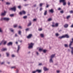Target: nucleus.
Returning a JSON list of instances; mask_svg holds the SVG:
<instances>
[{"instance_id": "49530a36", "label": "nucleus", "mask_w": 73, "mask_h": 73, "mask_svg": "<svg viewBox=\"0 0 73 73\" xmlns=\"http://www.w3.org/2000/svg\"><path fill=\"white\" fill-rule=\"evenodd\" d=\"M38 30L39 31H42V29L40 28V29H39Z\"/></svg>"}, {"instance_id": "39448f33", "label": "nucleus", "mask_w": 73, "mask_h": 73, "mask_svg": "<svg viewBox=\"0 0 73 73\" xmlns=\"http://www.w3.org/2000/svg\"><path fill=\"white\" fill-rule=\"evenodd\" d=\"M9 18L6 17L4 18V20H5V21H9Z\"/></svg>"}, {"instance_id": "338daca9", "label": "nucleus", "mask_w": 73, "mask_h": 73, "mask_svg": "<svg viewBox=\"0 0 73 73\" xmlns=\"http://www.w3.org/2000/svg\"><path fill=\"white\" fill-rule=\"evenodd\" d=\"M36 54H37V55H38V52H36Z\"/></svg>"}, {"instance_id": "b1692460", "label": "nucleus", "mask_w": 73, "mask_h": 73, "mask_svg": "<svg viewBox=\"0 0 73 73\" xmlns=\"http://www.w3.org/2000/svg\"><path fill=\"white\" fill-rule=\"evenodd\" d=\"M52 24L53 25H52V27H55L56 26H55V23H53Z\"/></svg>"}, {"instance_id": "bf43d9fd", "label": "nucleus", "mask_w": 73, "mask_h": 73, "mask_svg": "<svg viewBox=\"0 0 73 73\" xmlns=\"http://www.w3.org/2000/svg\"><path fill=\"white\" fill-rule=\"evenodd\" d=\"M70 27H71V28H73V24H72L71 25Z\"/></svg>"}, {"instance_id": "412c9836", "label": "nucleus", "mask_w": 73, "mask_h": 73, "mask_svg": "<svg viewBox=\"0 0 73 73\" xmlns=\"http://www.w3.org/2000/svg\"><path fill=\"white\" fill-rule=\"evenodd\" d=\"M55 56V54L52 55L51 56V58H53Z\"/></svg>"}, {"instance_id": "79ce46f5", "label": "nucleus", "mask_w": 73, "mask_h": 73, "mask_svg": "<svg viewBox=\"0 0 73 73\" xmlns=\"http://www.w3.org/2000/svg\"><path fill=\"white\" fill-rule=\"evenodd\" d=\"M21 6L20 5L18 6V8L19 9H21Z\"/></svg>"}, {"instance_id": "f03ea898", "label": "nucleus", "mask_w": 73, "mask_h": 73, "mask_svg": "<svg viewBox=\"0 0 73 73\" xmlns=\"http://www.w3.org/2000/svg\"><path fill=\"white\" fill-rule=\"evenodd\" d=\"M34 44L32 43H31L30 44H29L28 45H29V46H28V48L29 49H30V48H32Z\"/></svg>"}, {"instance_id": "4468645a", "label": "nucleus", "mask_w": 73, "mask_h": 73, "mask_svg": "<svg viewBox=\"0 0 73 73\" xmlns=\"http://www.w3.org/2000/svg\"><path fill=\"white\" fill-rule=\"evenodd\" d=\"M32 25V23L31 21H30L29 23L28 24L27 26L28 27H29V26H31V25Z\"/></svg>"}, {"instance_id": "e433bc0d", "label": "nucleus", "mask_w": 73, "mask_h": 73, "mask_svg": "<svg viewBox=\"0 0 73 73\" xmlns=\"http://www.w3.org/2000/svg\"><path fill=\"white\" fill-rule=\"evenodd\" d=\"M64 46L66 47H68V44H65Z\"/></svg>"}, {"instance_id": "c03bdc74", "label": "nucleus", "mask_w": 73, "mask_h": 73, "mask_svg": "<svg viewBox=\"0 0 73 73\" xmlns=\"http://www.w3.org/2000/svg\"><path fill=\"white\" fill-rule=\"evenodd\" d=\"M43 5V3H40V7H42V5Z\"/></svg>"}, {"instance_id": "6ab92c4d", "label": "nucleus", "mask_w": 73, "mask_h": 73, "mask_svg": "<svg viewBox=\"0 0 73 73\" xmlns=\"http://www.w3.org/2000/svg\"><path fill=\"white\" fill-rule=\"evenodd\" d=\"M65 0H60L59 1V2L60 3H64V2H65Z\"/></svg>"}, {"instance_id": "5701e85b", "label": "nucleus", "mask_w": 73, "mask_h": 73, "mask_svg": "<svg viewBox=\"0 0 73 73\" xmlns=\"http://www.w3.org/2000/svg\"><path fill=\"white\" fill-rule=\"evenodd\" d=\"M36 71V72H38V73H40L41 72V70H37Z\"/></svg>"}, {"instance_id": "680f3d73", "label": "nucleus", "mask_w": 73, "mask_h": 73, "mask_svg": "<svg viewBox=\"0 0 73 73\" xmlns=\"http://www.w3.org/2000/svg\"><path fill=\"white\" fill-rule=\"evenodd\" d=\"M1 20H4V18H2L1 19Z\"/></svg>"}, {"instance_id": "de8ad7c7", "label": "nucleus", "mask_w": 73, "mask_h": 73, "mask_svg": "<svg viewBox=\"0 0 73 73\" xmlns=\"http://www.w3.org/2000/svg\"><path fill=\"white\" fill-rule=\"evenodd\" d=\"M59 35L58 33H56V36H58Z\"/></svg>"}, {"instance_id": "4c0bfd02", "label": "nucleus", "mask_w": 73, "mask_h": 73, "mask_svg": "<svg viewBox=\"0 0 73 73\" xmlns=\"http://www.w3.org/2000/svg\"><path fill=\"white\" fill-rule=\"evenodd\" d=\"M43 52L44 53H46V50H43Z\"/></svg>"}, {"instance_id": "0e129e2a", "label": "nucleus", "mask_w": 73, "mask_h": 73, "mask_svg": "<svg viewBox=\"0 0 73 73\" xmlns=\"http://www.w3.org/2000/svg\"><path fill=\"white\" fill-rule=\"evenodd\" d=\"M3 43V41L2 42H1V43H0V45H1V44H2Z\"/></svg>"}, {"instance_id": "cd10ccee", "label": "nucleus", "mask_w": 73, "mask_h": 73, "mask_svg": "<svg viewBox=\"0 0 73 73\" xmlns=\"http://www.w3.org/2000/svg\"><path fill=\"white\" fill-rule=\"evenodd\" d=\"M52 20L51 18H49L48 19V21H51Z\"/></svg>"}, {"instance_id": "f257e3e1", "label": "nucleus", "mask_w": 73, "mask_h": 73, "mask_svg": "<svg viewBox=\"0 0 73 73\" xmlns=\"http://www.w3.org/2000/svg\"><path fill=\"white\" fill-rule=\"evenodd\" d=\"M72 43L73 42H72L70 41V43L69 44L70 48L72 50H71V54H73V47H72L71 46L72 45Z\"/></svg>"}, {"instance_id": "2eb2a0df", "label": "nucleus", "mask_w": 73, "mask_h": 73, "mask_svg": "<svg viewBox=\"0 0 73 73\" xmlns=\"http://www.w3.org/2000/svg\"><path fill=\"white\" fill-rule=\"evenodd\" d=\"M51 13H53L54 11H53V9H51L49 11Z\"/></svg>"}, {"instance_id": "20e7f679", "label": "nucleus", "mask_w": 73, "mask_h": 73, "mask_svg": "<svg viewBox=\"0 0 73 73\" xmlns=\"http://www.w3.org/2000/svg\"><path fill=\"white\" fill-rule=\"evenodd\" d=\"M19 15H21L22 14H24V15H25V11H23L22 12H21L19 13Z\"/></svg>"}, {"instance_id": "8fccbe9b", "label": "nucleus", "mask_w": 73, "mask_h": 73, "mask_svg": "<svg viewBox=\"0 0 73 73\" xmlns=\"http://www.w3.org/2000/svg\"><path fill=\"white\" fill-rule=\"evenodd\" d=\"M73 13V11H70V13Z\"/></svg>"}, {"instance_id": "0eeeda50", "label": "nucleus", "mask_w": 73, "mask_h": 73, "mask_svg": "<svg viewBox=\"0 0 73 73\" xmlns=\"http://www.w3.org/2000/svg\"><path fill=\"white\" fill-rule=\"evenodd\" d=\"M12 44H13V43L12 42H9L7 44L8 46H10V45H12Z\"/></svg>"}, {"instance_id": "ea45409f", "label": "nucleus", "mask_w": 73, "mask_h": 73, "mask_svg": "<svg viewBox=\"0 0 73 73\" xmlns=\"http://www.w3.org/2000/svg\"><path fill=\"white\" fill-rule=\"evenodd\" d=\"M70 15H69L67 17V19H69V18L70 17Z\"/></svg>"}, {"instance_id": "f704fd0d", "label": "nucleus", "mask_w": 73, "mask_h": 73, "mask_svg": "<svg viewBox=\"0 0 73 73\" xmlns=\"http://www.w3.org/2000/svg\"><path fill=\"white\" fill-rule=\"evenodd\" d=\"M42 50V49L41 48H40L39 50V51L40 52H41Z\"/></svg>"}, {"instance_id": "72a5a7b5", "label": "nucleus", "mask_w": 73, "mask_h": 73, "mask_svg": "<svg viewBox=\"0 0 73 73\" xmlns=\"http://www.w3.org/2000/svg\"><path fill=\"white\" fill-rule=\"evenodd\" d=\"M18 27L19 28H20V29H23V28H22V27L19 26Z\"/></svg>"}, {"instance_id": "393cba45", "label": "nucleus", "mask_w": 73, "mask_h": 73, "mask_svg": "<svg viewBox=\"0 0 73 73\" xmlns=\"http://www.w3.org/2000/svg\"><path fill=\"white\" fill-rule=\"evenodd\" d=\"M46 14H47V11H45L44 13V15L45 16V15H46Z\"/></svg>"}, {"instance_id": "473e14b6", "label": "nucleus", "mask_w": 73, "mask_h": 73, "mask_svg": "<svg viewBox=\"0 0 73 73\" xmlns=\"http://www.w3.org/2000/svg\"><path fill=\"white\" fill-rule=\"evenodd\" d=\"M55 27H58V24L57 23H56L55 25Z\"/></svg>"}, {"instance_id": "58836bf2", "label": "nucleus", "mask_w": 73, "mask_h": 73, "mask_svg": "<svg viewBox=\"0 0 73 73\" xmlns=\"http://www.w3.org/2000/svg\"><path fill=\"white\" fill-rule=\"evenodd\" d=\"M12 69H15L16 68V67L15 66H13L11 67Z\"/></svg>"}, {"instance_id": "423d86ee", "label": "nucleus", "mask_w": 73, "mask_h": 73, "mask_svg": "<svg viewBox=\"0 0 73 73\" xmlns=\"http://www.w3.org/2000/svg\"><path fill=\"white\" fill-rule=\"evenodd\" d=\"M32 35L29 34L28 36H27V38H30L32 37Z\"/></svg>"}, {"instance_id": "7ed1b4c3", "label": "nucleus", "mask_w": 73, "mask_h": 73, "mask_svg": "<svg viewBox=\"0 0 73 73\" xmlns=\"http://www.w3.org/2000/svg\"><path fill=\"white\" fill-rule=\"evenodd\" d=\"M16 7L14 6L13 8H11L10 9V10H12V11H14V12H15L16 11Z\"/></svg>"}, {"instance_id": "6e6d98bb", "label": "nucleus", "mask_w": 73, "mask_h": 73, "mask_svg": "<svg viewBox=\"0 0 73 73\" xmlns=\"http://www.w3.org/2000/svg\"><path fill=\"white\" fill-rule=\"evenodd\" d=\"M17 27V25H15L14 26V28H16Z\"/></svg>"}, {"instance_id": "4be33fe9", "label": "nucleus", "mask_w": 73, "mask_h": 73, "mask_svg": "<svg viewBox=\"0 0 73 73\" xmlns=\"http://www.w3.org/2000/svg\"><path fill=\"white\" fill-rule=\"evenodd\" d=\"M19 35H21V31H19L18 32Z\"/></svg>"}, {"instance_id": "a18cd8bd", "label": "nucleus", "mask_w": 73, "mask_h": 73, "mask_svg": "<svg viewBox=\"0 0 73 73\" xmlns=\"http://www.w3.org/2000/svg\"><path fill=\"white\" fill-rule=\"evenodd\" d=\"M12 57H15V55L14 54H12Z\"/></svg>"}, {"instance_id": "c9c22d12", "label": "nucleus", "mask_w": 73, "mask_h": 73, "mask_svg": "<svg viewBox=\"0 0 73 73\" xmlns=\"http://www.w3.org/2000/svg\"><path fill=\"white\" fill-rule=\"evenodd\" d=\"M29 30V28H28L25 29L26 31H28Z\"/></svg>"}, {"instance_id": "c756f323", "label": "nucleus", "mask_w": 73, "mask_h": 73, "mask_svg": "<svg viewBox=\"0 0 73 73\" xmlns=\"http://www.w3.org/2000/svg\"><path fill=\"white\" fill-rule=\"evenodd\" d=\"M6 4H7V5H10V4H11V3H10L7 2H6Z\"/></svg>"}, {"instance_id": "7c9ffc66", "label": "nucleus", "mask_w": 73, "mask_h": 73, "mask_svg": "<svg viewBox=\"0 0 73 73\" xmlns=\"http://www.w3.org/2000/svg\"><path fill=\"white\" fill-rule=\"evenodd\" d=\"M63 5H66V2L65 1L64 2H63Z\"/></svg>"}, {"instance_id": "2f4dec72", "label": "nucleus", "mask_w": 73, "mask_h": 73, "mask_svg": "<svg viewBox=\"0 0 73 73\" xmlns=\"http://www.w3.org/2000/svg\"><path fill=\"white\" fill-rule=\"evenodd\" d=\"M27 18V16H25L23 17V18L24 19H26Z\"/></svg>"}, {"instance_id": "a19ab883", "label": "nucleus", "mask_w": 73, "mask_h": 73, "mask_svg": "<svg viewBox=\"0 0 73 73\" xmlns=\"http://www.w3.org/2000/svg\"><path fill=\"white\" fill-rule=\"evenodd\" d=\"M70 3L69 2H68V5L69 6H70Z\"/></svg>"}, {"instance_id": "69168bd1", "label": "nucleus", "mask_w": 73, "mask_h": 73, "mask_svg": "<svg viewBox=\"0 0 73 73\" xmlns=\"http://www.w3.org/2000/svg\"><path fill=\"white\" fill-rule=\"evenodd\" d=\"M16 72H17V73H18V72H19V70H17Z\"/></svg>"}, {"instance_id": "4d7b16f0", "label": "nucleus", "mask_w": 73, "mask_h": 73, "mask_svg": "<svg viewBox=\"0 0 73 73\" xmlns=\"http://www.w3.org/2000/svg\"><path fill=\"white\" fill-rule=\"evenodd\" d=\"M42 8H40V11H42Z\"/></svg>"}, {"instance_id": "f3484780", "label": "nucleus", "mask_w": 73, "mask_h": 73, "mask_svg": "<svg viewBox=\"0 0 73 73\" xmlns=\"http://www.w3.org/2000/svg\"><path fill=\"white\" fill-rule=\"evenodd\" d=\"M10 31H11V32H13V33L14 32V30L12 28H11L10 29Z\"/></svg>"}, {"instance_id": "9b49d317", "label": "nucleus", "mask_w": 73, "mask_h": 73, "mask_svg": "<svg viewBox=\"0 0 73 73\" xmlns=\"http://www.w3.org/2000/svg\"><path fill=\"white\" fill-rule=\"evenodd\" d=\"M68 26H69V25L68 24H65L64 25V27L65 28H67L68 27Z\"/></svg>"}, {"instance_id": "603ef678", "label": "nucleus", "mask_w": 73, "mask_h": 73, "mask_svg": "<svg viewBox=\"0 0 73 73\" xmlns=\"http://www.w3.org/2000/svg\"><path fill=\"white\" fill-rule=\"evenodd\" d=\"M58 11H60V10H61V9L60 8H59L58 9Z\"/></svg>"}, {"instance_id": "5fc2aeb1", "label": "nucleus", "mask_w": 73, "mask_h": 73, "mask_svg": "<svg viewBox=\"0 0 73 73\" xmlns=\"http://www.w3.org/2000/svg\"><path fill=\"white\" fill-rule=\"evenodd\" d=\"M4 64V62H3L1 63V65H3V64Z\"/></svg>"}, {"instance_id": "f8f14e48", "label": "nucleus", "mask_w": 73, "mask_h": 73, "mask_svg": "<svg viewBox=\"0 0 73 73\" xmlns=\"http://www.w3.org/2000/svg\"><path fill=\"white\" fill-rule=\"evenodd\" d=\"M44 71L49 70V69L46 68V67H44Z\"/></svg>"}, {"instance_id": "13d9d810", "label": "nucleus", "mask_w": 73, "mask_h": 73, "mask_svg": "<svg viewBox=\"0 0 73 73\" xmlns=\"http://www.w3.org/2000/svg\"><path fill=\"white\" fill-rule=\"evenodd\" d=\"M10 62H7V64H10Z\"/></svg>"}, {"instance_id": "6e6552de", "label": "nucleus", "mask_w": 73, "mask_h": 73, "mask_svg": "<svg viewBox=\"0 0 73 73\" xmlns=\"http://www.w3.org/2000/svg\"><path fill=\"white\" fill-rule=\"evenodd\" d=\"M20 46L19 45L18 46V49L17 50V52L19 53V51L20 50Z\"/></svg>"}, {"instance_id": "a211bd4d", "label": "nucleus", "mask_w": 73, "mask_h": 73, "mask_svg": "<svg viewBox=\"0 0 73 73\" xmlns=\"http://www.w3.org/2000/svg\"><path fill=\"white\" fill-rule=\"evenodd\" d=\"M10 31H11V32H13V33L14 32V30L12 28H11L10 29Z\"/></svg>"}, {"instance_id": "37998d69", "label": "nucleus", "mask_w": 73, "mask_h": 73, "mask_svg": "<svg viewBox=\"0 0 73 73\" xmlns=\"http://www.w3.org/2000/svg\"><path fill=\"white\" fill-rule=\"evenodd\" d=\"M7 44V41L3 43V45H5Z\"/></svg>"}, {"instance_id": "bb28decb", "label": "nucleus", "mask_w": 73, "mask_h": 73, "mask_svg": "<svg viewBox=\"0 0 73 73\" xmlns=\"http://www.w3.org/2000/svg\"><path fill=\"white\" fill-rule=\"evenodd\" d=\"M10 17H13V16H14V14H11L10 15Z\"/></svg>"}, {"instance_id": "9d476101", "label": "nucleus", "mask_w": 73, "mask_h": 73, "mask_svg": "<svg viewBox=\"0 0 73 73\" xmlns=\"http://www.w3.org/2000/svg\"><path fill=\"white\" fill-rule=\"evenodd\" d=\"M64 37V38H65V37H66V38H69V36H68V35L66 34L65 35H63Z\"/></svg>"}, {"instance_id": "774afa93", "label": "nucleus", "mask_w": 73, "mask_h": 73, "mask_svg": "<svg viewBox=\"0 0 73 73\" xmlns=\"http://www.w3.org/2000/svg\"><path fill=\"white\" fill-rule=\"evenodd\" d=\"M72 41H71V42H73V38L72 39Z\"/></svg>"}, {"instance_id": "e2e57ef3", "label": "nucleus", "mask_w": 73, "mask_h": 73, "mask_svg": "<svg viewBox=\"0 0 73 73\" xmlns=\"http://www.w3.org/2000/svg\"><path fill=\"white\" fill-rule=\"evenodd\" d=\"M2 30H1V28H0V32H2Z\"/></svg>"}, {"instance_id": "864d4df0", "label": "nucleus", "mask_w": 73, "mask_h": 73, "mask_svg": "<svg viewBox=\"0 0 73 73\" xmlns=\"http://www.w3.org/2000/svg\"><path fill=\"white\" fill-rule=\"evenodd\" d=\"M33 21H36V19H34Z\"/></svg>"}, {"instance_id": "1a4fd4ad", "label": "nucleus", "mask_w": 73, "mask_h": 73, "mask_svg": "<svg viewBox=\"0 0 73 73\" xmlns=\"http://www.w3.org/2000/svg\"><path fill=\"white\" fill-rule=\"evenodd\" d=\"M6 13H7L6 11H4V13L1 14V16H5V15H6Z\"/></svg>"}, {"instance_id": "c85d7f7f", "label": "nucleus", "mask_w": 73, "mask_h": 73, "mask_svg": "<svg viewBox=\"0 0 73 73\" xmlns=\"http://www.w3.org/2000/svg\"><path fill=\"white\" fill-rule=\"evenodd\" d=\"M6 54L7 55V57H9V53L8 52H7L6 53Z\"/></svg>"}, {"instance_id": "a878e982", "label": "nucleus", "mask_w": 73, "mask_h": 73, "mask_svg": "<svg viewBox=\"0 0 73 73\" xmlns=\"http://www.w3.org/2000/svg\"><path fill=\"white\" fill-rule=\"evenodd\" d=\"M40 36L41 37H44V34H40Z\"/></svg>"}, {"instance_id": "aec40b11", "label": "nucleus", "mask_w": 73, "mask_h": 73, "mask_svg": "<svg viewBox=\"0 0 73 73\" xmlns=\"http://www.w3.org/2000/svg\"><path fill=\"white\" fill-rule=\"evenodd\" d=\"M50 62L52 63L53 62V60H52V58H50Z\"/></svg>"}, {"instance_id": "ddd939ff", "label": "nucleus", "mask_w": 73, "mask_h": 73, "mask_svg": "<svg viewBox=\"0 0 73 73\" xmlns=\"http://www.w3.org/2000/svg\"><path fill=\"white\" fill-rule=\"evenodd\" d=\"M7 50V48H3L1 49L2 51H5Z\"/></svg>"}, {"instance_id": "052dcab7", "label": "nucleus", "mask_w": 73, "mask_h": 73, "mask_svg": "<svg viewBox=\"0 0 73 73\" xmlns=\"http://www.w3.org/2000/svg\"><path fill=\"white\" fill-rule=\"evenodd\" d=\"M15 37H17V36H17V34H16L15 35Z\"/></svg>"}, {"instance_id": "3c124183", "label": "nucleus", "mask_w": 73, "mask_h": 73, "mask_svg": "<svg viewBox=\"0 0 73 73\" xmlns=\"http://www.w3.org/2000/svg\"><path fill=\"white\" fill-rule=\"evenodd\" d=\"M36 72V71H33L32 72V73H35Z\"/></svg>"}, {"instance_id": "09e8293b", "label": "nucleus", "mask_w": 73, "mask_h": 73, "mask_svg": "<svg viewBox=\"0 0 73 73\" xmlns=\"http://www.w3.org/2000/svg\"><path fill=\"white\" fill-rule=\"evenodd\" d=\"M60 13H64V11H62L60 12Z\"/></svg>"}, {"instance_id": "dca6fc26", "label": "nucleus", "mask_w": 73, "mask_h": 73, "mask_svg": "<svg viewBox=\"0 0 73 73\" xmlns=\"http://www.w3.org/2000/svg\"><path fill=\"white\" fill-rule=\"evenodd\" d=\"M59 38H60V39H62V38H64V35L62 36H59L58 37Z\"/></svg>"}]
</instances>
